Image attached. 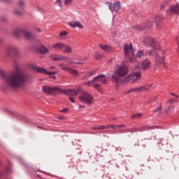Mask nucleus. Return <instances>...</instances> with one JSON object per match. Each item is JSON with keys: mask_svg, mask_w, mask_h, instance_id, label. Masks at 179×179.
<instances>
[{"mask_svg": "<svg viewBox=\"0 0 179 179\" xmlns=\"http://www.w3.org/2000/svg\"><path fill=\"white\" fill-rule=\"evenodd\" d=\"M0 75L4 76V86L7 89H22L29 82V76L21 69H17L6 76L5 71L0 70Z\"/></svg>", "mask_w": 179, "mask_h": 179, "instance_id": "obj_1", "label": "nucleus"}, {"mask_svg": "<svg viewBox=\"0 0 179 179\" xmlns=\"http://www.w3.org/2000/svg\"><path fill=\"white\" fill-rule=\"evenodd\" d=\"M129 70L128 69V66L127 64H122L113 73L112 80L116 85L118 83H122L124 79H127V75H128Z\"/></svg>", "mask_w": 179, "mask_h": 179, "instance_id": "obj_2", "label": "nucleus"}, {"mask_svg": "<svg viewBox=\"0 0 179 179\" xmlns=\"http://www.w3.org/2000/svg\"><path fill=\"white\" fill-rule=\"evenodd\" d=\"M155 52L156 57H155V64L157 66H160V65H162L163 68L165 69H167V65H166V63H164V52L162 50L159 48L155 50H148L146 52V54L148 55H152V54Z\"/></svg>", "mask_w": 179, "mask_h": 179, "instance_id": "obj_3", "label": "nucleus"}, {"mask_svg": "<svg viewBox=\"0 0 179 179\" xmlns=\"http://www.w3.org/2000/svg\"><path fill=\"white\" fill-rule=\"evenodd\" d=\"M79 100L81 103L87 104V106H92L94 98L93 95L86 91H82L79 96Z\"/></svg>", "mask_w": 179, "mask_h": 179, "instance_id": "obj_4", "label": "nucleus"}, {"mask_svg": "<svg viewBox=\"0 0 179 179\" xmlns=\"http://www.w3.org/2000/svg\"><path fill=\"white\" fill-rule=\"evenodd\" d=\"M142 78V73L139 71L134 72L126 77V79L122 80V83H136V82L141 80Z\"/></svg>", "mask_w": 179, "mask_h": 179, "instance_id": "obj_5", "label": "nucleus"}, {"mask_svg": "<svg viewBox=\"0 0 179 179\" xmlns=\"http://www.w3.org/2000/svg\"><path fill=\"white\" fill-rule=\"evenodd\" d=\"M42 90L43 93L52 94L53 96H55V94H61V93H62V90L58 87L43 86Z\"/></svg>", "mask_w": 179, "mask_h": 179, "instance_id": "obj_6", "label": "nucleus"}, {"mask_svg": "<svg viewBox=\"0 0 179 179\" xmlns=\"http://www.w3.org/2000/svg\"><path fill=\"white\" fill-rule=\"evenodd\" d=\"M124 57L127 58V59H131L132 57H134V54L135 53V50L134 49V46L132 45V43H126L124 45Z\"/></svg>", "mask_w": 179, "mask_h": 179, "instance_id": "obj_7", "label": "nucleus"}, {"mask_svg": "<svg viewBox=\"0 0 179 179\" xmlns=\"http://www.w3.org/2000/svg\"><path fill=\"white\" fill-rule=\"evenodd\" d=\"M143 43L147 45V47H152V50H151V51H155L160 48V46L156 43V41L150 36L145 37L143 40Z\"/></svg>", "mask_w": 179, "mask_h": 179, "instance_id": "obj_8", "label": "nucleus"}, {"mask_svg": "<svg viewBox=\"0 0 179 179\" xmlns=\"http://www.w3.org/2000/svg\"><path fill=\"white\" fill-rule=\"evenodd\" d=\"M13 33L14 36L17 38L20 37V36H23L25 38H33V34L24 29H16L14 30Z\"/></svg>", "mask_w": 179, "mask_h": 179, "instance_id": "obj_9", "label": "nucleus"}, {"mask_svg": "<svg viewBox=\"0 0 179 179\" xmlns=\"http://www.w3.org/2000/svg\"><path fill=\"white\" fill-rule=\"evenodd\" d=\"M143 57H145L143 50H139L137 52L136 56H133L131 58H130L129 62H131V64H139Z\"/></svg>", "mask_w": 179, "mask_h": 179, "instance_id": "obj_10", "label": "nucleus"}, {"mask_svg": "<svg viewBox=\"0 0 179 179\" xmlns=\"http://www.w3.org/2000/svg\"><path fill=\"white\" fill-rule=\"evenodd\" d=\"M106 5H107L109 8V10L112 13L114 12H118L120 9H121V3L120 1L110 3V2H106Z\"/></svg>", "mask_w": 179, "mask_h": 179, "instance_id": "obj_11", "label": "nucleus"}, {"mask_svg": "<svg viewBox=\"0 0 179 179\" xmlns=\"http://www.w3.org/2000/svg\"><path fill=\"white\" fill-rule=\"evenodd\" d=\"M152 65V62L149 61L148 59H145L141 62V66H139V64L134 66V69L139 70L143 69V71H146V69H149L150 68V66Z\"/></svg>", "mask_w": 179, "mask_h": 179, "instance_id": "obj_12", "label": "nucleus"}, {"mask_svg": "<svg viewBox=\"0 0 179 179\" xmlns=\"http://www.w3.org/2000/svg\"><path fill=\"white\" fill-rule=\"evenodd\" d=\"M152 87V84H147L138 87L131 88L127 91V93H134L139 92H148L149 89Z\"/></svg>", "mask_w": 179, "mask_h": 179, "instance_id": "obj_13", "label": "nucleus"}, {"mask_svg": "<svg viewBox=\"0 0 179 179\" xmlns=\"http://www.w3.org/2000/svg\"><path fill=\"white\" fill-rule=\"evenodd\" d=\"M32 69H34V71H36V72H38V73H44V75H48L49 76H51V75H55V73H58V72H57V71L50 72V71L45 70V69H44V68L37 67L35 66H32Z\"/></svg>", "mask_w": 179, "mask_h": 179, "instance_id": "obj_14", "label": "nucleus"}, {"mask_svg": "<svg viewBox=\"0 0 179 179\" xmlns=\"http://www.w3.org/2000/svg\"><path fill=\"white\" fill-rule=\"evenodd\" d=\"M50 58L52 59V61H66L69 65H71V64L73 62L71 58L66 56L51 55Z\"/></svg>", "mask_w": 179, "mask_h": 179, "instance_id": "obj_15", "label": "nucleus"}, {"mask_svg": "<svg viewBox=\"0 0 179 179\" xmlns=\"http://www.w3.org/2000/svg\"><path fill=\"white\" fill-rule=\"evenodd\" d=\"M12 54L17 55V54H19V48L16 46H8L6 49V55L7 57H10Z\"/></svg>", "mask_w": 179, "mask_h": 179, "instance_id": "obj_16", "label": "nucleus"}, {"mask_svg": "<svg viewBox=\"0 0 179 179\" xmlns=\"http://www.w3.org/2000/svg\"><path fill=\"white\" fill-rule=\"evenodd\" d=\"M179 15V3L172 5L169 10H166L167 16H171V14Z\"/></svg>", "mask_w": 179, "mask_h": 179, "instance_id": "obj_17", "label": "nucleus"}, {"mask_svg": "<svg viewBox=\"0 0 179 179\" xmlns=\"http://www.w3.org/2000/svg\"><path fill=\"white\" fill-rule=\"evenodd\" d=\"M94 82L96 81H94V78H93L92 80L85 83V85H87L90 87L93 86L94 87H95L96 90H98V92H99V93H103V89H101L100 85H99V83H94Z\"/></svg>", "mask_w": 179, "mask_h": 179, "instance_id": "obj_18", "label": "nucleus"}, {"mask_svg": "<svg viewBox=\"0 0 179 179\" xmlns=\"http://www.w3.org/2000/svg\"><path fill=\"white\" fill-rule=\"evenodd\" d=\"M79 92H80V89L72 90H62V93L67 94L68 96H69V94H71V96H78V94H79Z\"/></svg>", "mask_w": 179, "mask_h": 179, "instance_id": "obj_19", "label": "nucleus"}, {"mask_svg": "<svg viewBox=\"0 0 179 179\" xmlns=\"http://www.w3.org/2000/svg\"><path fill=\"white\" fill-rule=\"evenodd\" d=\"M62 71H65L69 72V73H71V75H73V76H78L79 73L77 70H75L73 69H71L68 66H62Z\"/></svg>", "mask_w": 179, "mask_h": 179, "instance_id": "obj_20", "label": "nucleus"}, {"mask_svg": "<svg viewBox=\"0 0 179 179\" xmlns=\"http://www.w3.org/2000/svg\"><path fill=\"white\" fill-rule=\"evenodd\" d=\"M94 81L95 82H101V83H107V78L106 76L101 74L96 77L94 78Z\"/></svg>", "mask_w": 179, "mask_h": 179, "instance_id": "obj_21", "label": "nucleus"}, {"mask_svg": "<svg viewBox=\"0 0 179 179\" xmlns=\"http://www.w3.org/2000/svg\"><path fill=\"white\" fill-rule=\"evenodd\" d=\"M65 43H57L55 45H52V48L55 50V51H64V47Z\"/></svg>", "mask_w": 179, "mask_h": 179, "instance_id": "obj_22", "label": "nucleus"}, {"mask_svg": "<svg viewBox=\"0 0 179 179\" xmlns=\"http://www.w3.org/2000/svg\"><path fill=\"white\" fill-rule=\"evenodd\" d=\"M69 26L71 27H78V29H83V25L79 22V21H71L69 22Z\"/></svg>", "mask_w": 179, "mask_h": 179, "instance_id": "obj_23", "label": "nucleus"}, {"mask_svg": "<svg viewBox=\"0 0 179 179\" xmlns=\"http://www.w3.org/2000/svg\"><path fill=\"white\" fill-rule=\"evenodd\" d=\"M161 19H162V17H160V15H156L154 18V22H155L156 27H157V30H160V27L162 26L160 24Z\"/></svg>", "mask_w": 179, "mask_h": 179, "instance_id": "obj_24", "label": "nucleus"}, {"mask_svg": "<svg viewBox=\"0 0 179 179\" xmlns=\"http://www.w3.org/2000/svg\"><path fill=\"white\" fill-rule=\"evenodd\" d=\"M38 51H39V52H41V54H43L44 55H45V54H48V52H50V50H48V48H47L45 46H44L43 45L39 47Z\"/></svg>", "mask_w": 179, "mask_h": 179, "instance_id": "obj_25", "label": "nucleus"}, {"mask_svg": "<svg viewBox=\"0 0 179 179\" xmlns=\"http://www.w3.org/2000/svg\"><path fill=\"white\" fill-rule=\"evenodd\" d=\"M72 48L69 45H65L63 48V52H65V54H72Z\"/></svg>", "mask_w": 179, "mask_h": 179, "instance_id": "obj_26", "label": "nucleus"}, {"mask_svg": "<svg viewBox=\"0 0 179 179\" xmlns=\"http://www.w3.org/2000/svg\"><path fill=\"white\" fill-rule=\"evenodd\" d=\"M99 46L105 52H108L111 50V47L108 45L99 44Z\"/></svg>", "mask_w": 179, "mask_h": 179, "instance_id": "obj_27", "label": "nucleus"}, {"mask_svg": "<svg viewBox=\"0 0 179 179\" xmlns=\"http://www.w3.org/2000/svg\"><path fill=\"white\" fill-rule=\"evenodd\" d=\"M68 34H69V33L66 31H62L60 34H59V37L64 38V37H66V36H68Z\"/></svg>", "mask_w": 179, "mask_h": 179, "instance_id": "obj_28", "label": "nucleus"}, {"mask_svg": "<svg viewBox=\"0 0 179 179\" xmlns=\"http://www.w3.org/2000/svg\"><path fill=\"white\" fill-rule=\"evenodd\" d=\"M143 114L142 113H136L131 115V118L132 119H135V118H141V117H143Z\"/></svg>", "mask_w": 179, "mask_h": 179, "instance_id": "obj_29", "label": "nucleus"}, {"mask_svg": "<svg viewBox=\"0 0 179 179\" xmlns=\"http://www.w3.org/2000/svg\"><path fill=\"white\" fill-rule=\"evenodd\" d=\"M94 58H96V59H101V58H103V54L96 52L94 55Z\"/></svg>", "mask_w": 179, "mask_h": 179, "instance_id": "obj_30", "label": "nucleus"}, {"mask_svg": "<svg viewBox=\"0 0 179 179\" xmlns=\"http://www.w3.org/2000/svg\"><path fill=\"white\" fill-rule=\"evenodd\" d=\"M148 129H150V127L147 126V127H141V128H140L137 130V132H142V131H146Z\"/></svg>", "mask_w": 179, "mask_h": 179, "instance_id": "obj_31", "label": "nucleus"}, {"mask_svg": "<svg viewBox=\"0 0 179 179\" xmlns=\"http://www.w3.org/2000/svg\"><path fill=\"white\" fill-rule=\"evenodd\" d=\"M18 6H19V8H24V6H26V3L23 1V0H20L18 2Z\"/></svg>", "mask_w": 179, "mask_h": 179, "instance_id": "obj_32", "label": "nucleus"}, {"mask_svg": "<svg viewBox=\"0 0 179 179\" xmlns=\"http://www.w3.org/2000/svg\"><path fill=\"white\" fill-rule=\"evenodd\" d=\"M13 15H15V16H21L22 13L19 10H14L13 11Z\"/></svg>", "mask_w": 179, "mask_h": 179, "instance_id": "obj_33", "label": "nucleus"}, {"mask_svg": "<svg viewBox=\"0 0 179 179\" xmlns=\"http://www.w3.org/2000/svg\"><path fill=\"white\" fill-rule=\"evenodd\" d=\"M55 4L57 6H59V8H62V1L61 0H56Z\"/></svg>", "mask_w": 179, "mask_h": 179, "instance_id": "obj_34", "label": "nucleus"}, {"mask_svg": "<svg viewBox=\"0 0 179 179\" xmlns=\"http://www.w3.org/2000/svg\"><path fill=\"white\" fill-rule=\"evenodd\" d=\"M71 3H72V0H65L64 1V4L66 6H69V5H71Z\"/></svg>", "mask_w": 179, "mask_h": 179, "instance_id": "obj_35", "label": "nucleus"}, {"mask_svg": "<svg viewBox=\"0 0 179 179\" xmlns=\"http://www.w3.org/2000/svg\"><path fill=\"white\" fill-rule=\"evenodd\" d=\"M107 128H112L113 129H117L118 128V125H108Z\"/></svg>", "mask_w": 179, "mask_h": 179, "instance_id": "obj_36", "label": "nucleus"}, {"mask_svg": "<svg viewBox=\"0 0 179 179\" xmlns=\"http://www.w3.org/2000/svg\"><path fill=\"white\" fill-rule=\"evenodd\" d=\"M68 111H69V108H64L63 110H60L59 113H68Z\"/></svg>", "mask_w": 179, "mask_h": 179, "instance_id": "obj_37", "label": "nucleus"}, {"mask_svg": "<svg viewBox=\"0 0 179 179\" xmlns=\"http://www.w3.org/2000/svg\"><path fill=\"white\" fill-rule=\"evenodd\" d=\"M160 110H162V105H160L155 110H154V113H157V111H160Z\"/></svg>", "mask_w": 179, "mask_h": 179, "instance_id": "obj_38", "label": "nucleus"}, {"mask_svg": "<svg viewBox=\"0 0 179 179\" xmlns=\"http://www.w3.org/2000/svg\"><path fill=\"white\" fill-rule=\"evenodd\" d=\"M98 129H108L107 126H99Z\"/></svg>", "mask_w": 179, "mask_h": 179, "instance_id": "obj_39", "label": "nucleus"}, {"mask_svg": "<svg viewBox=\"0 0 179 179\" xmlns=\"http://www.w3.org/2000/svg\"><path fill=\"white\" fill-rule=\"evenodd\" d=\"M69 99L70 101H71V103H75V98L74 97L70 96L69 97Z\"/></svg>", "mask_w": 179, "mask_h": 179, "instance_id": "obj_40", "label": "nucleus"}, {"mask_svg": "<svg viewBox=\"0 0 179 179\" xmlns=\"http://www.w3.org/2000/svg\"><path fill=\"white\" fill-rule=\"evenodd\" d=\"M153 26V24L152 22H148L147 28L149 29L150 27H152Z\"/></svg>", "mask_w": 179, "mask_h": 179, "instance_id": "obj_41", "label": "nucleus"}, {"mask_svg": "<svg viewBox=\"0 0 179 179\" xmlns=\"http://www.w3.org/2000/svg\"><path fill=\"white\" fill-rule=\"evenodd\" d=\"M167 103H176V99H171L167 101Z\"/></svg>", "mask_w": 179, "mask_h": 179, "instance_id": "obj_42", "label": "nucleus"}, {"mask_svg": "<svg viewBox=\"0 0 179 179\" xmlns=\"http://www.w3.org/2000/svg\"><path fill=\"white\" fill-rule=\"evenodd\" d=\"M3 2H6V3H10V2H12V0H1Z\"/></svg>", "mask_w": 179, "mask_h": 179, "instance_id": "obj_43", "label": "nucleus"}, {"mask_svg": "<svg viewBox=\"0 0 179 179\" xmlns=\"http://www.w3.org/2000/svg\"><path fill=\"white\" fill-rule=\"evenodd\" d=\"M57 119L58 120H65V117H64V116H59V117H57Z\"/></svg>", "mask_w": 179, "mask_h": 179, "instance_id": "obj_44", "label": "nucleus"}, {"mask_svg": "<svg viewBox=\"0 0 179 179\" xmlns=\"http://www.w3.org/2000/svg\"><path fill=\"white\" fill-rule=\"evenodd\" d=\"M55 66H50L49 68H48V69H55Z\"/></svg>", "mask_w": 179, "mask_h": 179, "instance_id": "obj_45", "label": "nucleus"}, {"mask_svg": "<svg viewBox=\"0 0 179 179\" xmlns=\"http://www.w3.org/2000/svg\"><path fill=\"white\" fill-rule=\"evenodd\" d=\"M124 127H125V125L122 124V125H117V128H124Z\"/></svg>", "mask_w": 179, "mask_h": 179, "instance_id": "obj_46", "label": "nucleus"}, {"mask_svg": "<svg viewBox=\"0 0 179 179\" xmlns=\"http://www.w3.org/2000/svg\"><path fill=\"white\" fill-rule=\"evenodd\" d=\"M166 5L165 4H162L161 5V9H164Z\"/></svg>", "mask_w": 179, "mask_h": 179, "instance_id": "obj_47", "label": "nucleus"}, {"mask_svg": "<svg viewBox=\"0 0 179 179\" xmlns=\"http://www.w3.org/2000/svg\"><path fill=\"white\" fill-rule=\"evenodd\" d=\"M92 129H99V127H92Z\"/></svg>", "mask_w": 179, "mask_h": 179, "instance_id": "obj_48", "label": "nucleus"}, {"mask_svg": "<svg viewBox=\"0 0 179 179\" xmlns=\"http://www.w3.org/2000/svg\"><path fill=\"white\" fill-rule=\"evenodd\" d=\"M79 108H85V106H83V105H80V106H79Z\"/></svg>", "mask_w": 179, "mask_h": 179, "instance_id": "obj_49", "label": "nucleus"}, {"mask_svg": "<svg viewBox=\"0 0 179 179\" xmlns=\"http://www.w3.org/2000/svg\"><path fill=\"white\" fill-rule=\"evenodd\" d=\"M171 94L172 96H175V97H178V95H176V94H174V93H171Z\"/></svg>", "mask_w": 179, "mask_h": 179, "instance_id": "obj_50", "label": "nucleus"}, {"mask_svg": "<svg viewBox=\"0 0 179 179\" xmlns=\"http://www.w3.org/2000/svg\"><path fill=\"white\" fill-rule=\"evenodd\" d=\"M50 78H51L52 79H57V77H55V76H50Z\"/></svg>", "mask_w": 179, "mask_h": 179, "instance_id": "obj_51", "label": "nucleus"}, {"mask_svg": "<svg viewBox=\"0 0 179 179\" xmlns=\"http://www.w3.org/2000/svg\"><path fill=\"white\" fill-rule=\"evenodd\" d=\"M59 66L60 68H62V66H64V64H59Z\"/></svg>", "mask_w": 179, "mask_h": 179, "instance_id": "obj_52", "label": "nucleus"}, {"mask_svg": "<svg viewBox=\"0 0 179 179\" xmlns=\"http://www.w3.org/2000/svg\"><path fill=\"white\" fill-rule=\"evenodd\" d=\"M76 64H78V65H82V64H83V62H77Z\"/></svg>", "mask_w": 179, "mask_h": 179, "instance_id": "obj_53", "label": "nucleus"}, {"mask_svg": "<svg viewBox=\"0 0 179 179\" xmlns=\"http://www.w3.org/2000/svg\"><path fill=\"white\" fill-rule=\"evenodd\" d=\"M37 9H38V10H41L42 8L38 6Z\"/></svg>", "mask_w": 179, "mask_h": 179, "instance_id": "obj_54", "label": "nucleus"}, {"mask_svg": "<svg viewBox=\"0 0 179 179\" xmlns=\"http://www.w3.org/2000/svg\"><path fill=\"white\" fill-rule=\"evenodd\" d=\"M170 0H165L166 3H167V2H169Z\"/></svg>", "mask_w": 179, "mask_h": 179, "instance_id": "obj_55", "label": "nucleus"}, {"mask_svg": "<svg viewBox=\"0 0 179 179\" xmlns=\"http://www.w3.org/2000/svg\"><path fill=\"white\" fill-rule=\"evenodd\" d=\"M87 59V57H85V59H83V61H86Z\"/></svg>", "mask_w": 179, "mask_h": 179, "instance_id": "obj_56", "label": "nucleus"}, {"mask_svg": "<svg viewBox=\"0 0 179 179\" xmlns=\"http://www.w3.org/2000/svg\"><path fill=\"white\" fill-rule=\"evenodd\" d=\"M2 43V38H0V44Z\"/></svg>", "mask_w": 179, "mask_h": 179, "instance_id": "obj_57", "label": "nucleus"}, {"mask_svg": "<svg viewBox=\"0 0 179 179\" xmlns=\"http://www.w3.org/2000/svg\"><path fill=\"white\" fill-rule=\"evenodd\" d=\"M38 32H40V31H41L40 29H38Z\"/></svg>", "mask_w": 179, "mask_h": 179, "instance_id": "obj_58", "label": "nucleus"}, {"mask_svg": "<svg viewBox=\"0 0 179 179\" xmlns=\"http://www.w3.org/2000/svg\"><path fill=\"white\" fill-rule=\"evenodd\" d=\"M166 113H169V110H166Z\"/></svg>", "mask_w": 179, "mask_h": 179, "instance_id": "obj_59", "label": "nucleus"}, {"mask_svg": "<svg viewBox=\"0 0 179 179\" xmlns=\"http://www.w3.org/2000/svg\"><path fill=\"white\" fill-rule=\"evenodd\" d=\"M113 120H117V119H115V118H113Z\"/></svg>", "mask_w": 179, "mask_h": 179, "instance_id": "obj_60", "label": "nucleus"}]
</instances>
